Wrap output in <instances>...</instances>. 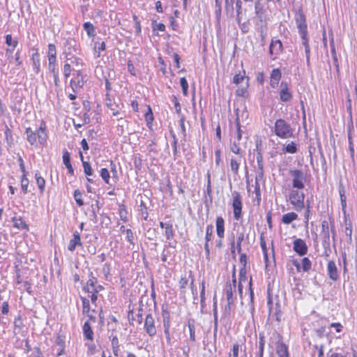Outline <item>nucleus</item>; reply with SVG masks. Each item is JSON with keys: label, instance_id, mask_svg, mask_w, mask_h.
I'll use <instances>...</instances> for the list:
<instances>
[{"label": "nucleus", "instance_id": "obj_1", "mask_svg": "<svg viewBox=\"0 0 357 357\" xmlns=\"http://www.w3.org/2000/svg\"><path fill=\"white\" fill-rule=\"evenodd\" d=\"M45 124L42 123L40 126L36 130H33L31 128H26L25 134L26 139L31 146H37L38 142L43 144L47 140V134L45 132Z\"/></svg>", "mask_w": 357, "mask_h": 357}, {"label": "nucleus", "instance_id": "obj_2", "mask_svg": "<svg viewBox=\"0 0 357 357\" xmlns=\"http://www.w3.org/2000/svg\"><path fill=\"white\" fill-rule=\"evenodd\" d=\"M236 280L235 278L234 273L233 274V280L232 283L229 282L227 283L224 291L226 296L227 304L225 307V314L226 315H230L231 312L234 309V305L235 301L236 299V296L234 295V292L236 291Z\"/></svg>", "mask_w": 357, "mask_h": 357}, {"label": "nucleus", "instance_id": "obj_3", "mask_svg": "<svg viewBox=\"0 0 357 357\" xmlns=\"http://www.w3.org/2000/svg\"><path fill=\"white\" fill-rule=\"evenodd\" d=\"M274 129L275 135L282 139H287L293 136V129L284 119H278L275 123Z\"/></svg>", "mask_w": 357, "mask_h": 357}, {"label": "nucleus", "instance_id": "obj_4", "mask_svg": "<svg viewBox=\"0 0 357 357\" xmlns=\"http://www.w3.org/2000/svg\"><path fill=\"white\" fill-rule=\"evenodd\" d=\"M301 190L296 188L289 193V202L297 211H300L304 208L305 195Z\"/></svg>", "mask_w": 357, "mask_h": 357}, {"label": "nucleus", "instance_id": "obj_5", "mask_svg": "<svg viewBox=\"0 0 357 357\" xmlns=\"http://www.w3.org/2000/svg\"><path fill=\"white\" fill-rule=\"evenodd\" d=\"M289 175L292 177V186L294 188L303 190L305 187L304 182L305 176L302 170L291 169L289 171Z\"/></svg>", "mask_w": 357, "mask_h": 357}, {"label": "nucleus", "instance_id": "obj_6", "mask_svg": "<svg viewBox=\"0 0 357 357\" xmlns=\"http://www.w3.org/2000/svg\"><path fill=\"white\" fill-rule=\"evenodd\" d=\"M242 201L239 192L234 191L232 192V207L234 210V218L238 220L242 217Z\"/></svg>", "mask_w": 357, "mask_h": 357}, {"label": "nucleus", "instance_id": "obj_7", "mask_svg": "<svg viewBox=\"0 0 357 357\" xmlns=\"http://www.w3.org/2000/svg\"><path fill=\"white\" fill-rule=\"evenodd\" d=\"M144 328L150 337H153L157 333L155 319L153 315L150 313L146 316Z\"/></svg>", "mask_w": 357, "mask_h": 357}, {"label": "nucleus", "instance_id": "obj_8", "mask_svg": "<svg viewBox=\"0 0 357 357\" xmlns=\"http://www.w3.org/2000/svg\"><path fill=\"white\" fill-rule=\"evenodd\" d=\"M295 20L296 26L298 29L299 33L307 32L305 16L302 9H298L295 14Z\"/></svg>", "mask_w": 357, "mask_h": 357}, {"label": "nucleus", "instance_id": "obj_9", "mask_svg": "<svg viewBox=\"0 0 357 357\" xmlns=\"http://www.w3.org/2000/svg\"><path fill=\"white\" fill-rule=\"evenodd\" d=\"M162 321H163V326H164V332L165 335V337L167 342L170 344L171 343V337L169 333V327H170V317L168 310L162 309Z\"/></svg>", "mask_w": 357, "mask_h": 357}, {"label": "nucleus", "instance_id": "obj_10", "mask_svg": "<svg viewBox=\"0 0 357 357\" xmlns=\"http://www.w3.org/2000/svg\"><path fill=\"white\" fill-rule=\"evenodd\" d=\"M321 235L323 238V245L324 247L330 245V225L327 220H323L321 222Z\"/></svg>", "mask_w": 357, "mask_h": 357}, {"label": "nucleus", "instance_id": "obj_11", "mask_svg": "<svg viewBox=\"0 0 357 357\" xmlns=\"http://www.w3.org/2000/svg\"><path fill=\"white\" fill-rule=\"evenodd\" d=\"M294 250L300 256L305 255L307 252V246L301 238H296L293 243Z\"/></svg>", "mask_w": 357, "mask_h": 357}, {"label": "nucleus", "instance_id": "obj_12", "mask_svg": "<svg viewBox=\"0 0 357 357\" xmlns=\"http://www.w3.org/2000/svg\"><path fill=\"white\" fill-rule=\"evenodd\" d=\"M280 98L282 102H288L291 100L292 95L289 91L288 84L285 82L280 84Z\"/></svg>", "mask_w": 357, "mask_h": 357}, {"label": "nucleus", "instance_id": "obj_13", "mask_svg": "<svg viewBox=\"0 0 357 357\" xmlns=\"http://www.w3.org/2000/svg\"><path fill=\"white\" fill-rule=\"evenodd\" d=\"M282 43L280 40H272L269 47V53L276 57L282 52Z\"/></svg>", "mask_w": 357, "mask_h": 357}, {"label": "nucleus", "instance_id": "obj_14", "mask_svg": "<svg viewBox=\"0 0 357 357\" xmlns=\"http://www.w3.org/2000/svg\"><path fill=\"white\" fill-rule=\"evenodd\" d=\"M82 245L79 233L75 231L73 233V238L69 242L68 249L70 252H73L77 246H82Z\"/></svg>", "mask_w": 357, "mask_h": 357}, {"label": "nucleus", "instance_id": "obj_15", "mask_svg": "<svg viewBox=\"0 0 357 357\" xmlns=\"http://www.w3.org/2000/svg\"><path fill=\"white\" fill-rule=\"evenodd\" d=\"M328 274L329 278L335 281L337 280L339 275L335 263L333 261H329L327 265Z\"/></svg>", "mask_w": 357, "mask_h": 357}, {"label": "nucleus", "instance_id": "obj_16", "mask_svg": "<svg viewBox=\"0 0 357 357\" xmlns=\"http://www.w3.org/2000/svg\"><path fill=\"white\" fill-rule=\"evenodd\" d=\"M216 231L217 235L220 238H223L225 236V220L219 216L216 218Z\"/></svg>", "mask_w": 357, "mask_h": 357}, {"label": "nucleus", "instance_id": "obj_17", "mask_svg": "<svg viewBox=\"0 0 357 357\" xmlns=\"http://www.w3.org/2000/svg\"><path fill=\"white\" fill-rule=\"evenodd\" d=\"M62 158H63V162L64 165L68 169V173L73 176L74 174V169L70 163V153L67 150L63 151V154Z\"/></svg>", "mask_w": 357, "mask_h": 357}, {"label": "nucleus", "instance_id": "obj_18", "mask_svg": "<svg viewBox=\"0 0 357 357\" xmlns=\"http://www.w3.org/2000/svg\"><path fill=\"white\" fill-rule=\"evenodd\" d=\"M70 87L74 92H76L78 89L82 88L84 84V80L79 73H77V77L76 79H72L70 80Z\"/></svg>", "mask_w": 357, "mask_h": 357}, {"label": "nucleus", "instance_id": "obj_19", "mask_svg": "<svg viewBox=\"0 0 357 357\" xmlns=\"http://www.w3.org/2000/svg\"><path fill=\"white\" fill-rule=\"evenodd\" d=\"M260 144L258 142L256 144V151L257 152L256 160L257 162V167L261 171L260 174H259V177L262 178L263 176V156L261 153V151L259 149V146Z\"/></svg>", "mask_w": 357, "mask_h": 357}, {"label": "nucleus", "instance_id": "obj_20", "mask_svg": "<svg viewBox=\"0 0 357 357\" xmlns=\"http://www.w3.org/2000/svg\"><path fill=\"white\" fill-rule=\"evenodd\" d=\"M32 66L33 70L36 73H38L40 70V54L38 52H36L32 55Z\"/></svg>", "mask_w": 357, "mask_h": 357}, {"label": "nucleus", "instance_id": "obj_21", "mask_svg": "<svg viewBox=\"0 0 357 357\" xmlns=\"http://www.w3.org/2000/svg\"><path fill=\"white\" fill-rule=\"evenodd\" d=\"M83 334L86 339L89 340H93V332L88 321L85 322L83 326Z\"/></svg>", "mask_w": 357, "mask_h": 357}, {"label": "nucleus", "instance_id": "obj_22", "mask_svg": "<svg viewBox=\"0 0 357 357\" xmlns=\"http://www.w3.org/2000/svg\"><path fill=\"white\" fill-rule=\"evenodd\" d=\"M35 178L40 193H43L45 187V180L40 176L38 171L35 172Z\"/></svg>", "mask_w": 357, "mask_h": 357}, {"label": "nucleus", "instance_id": "obj_23", "mask_svg": "<svg viewBox=\"0 0 357 357\" xmlns=\"http://www.w3.org/2000/svg\"><path fill=\"white\" fill-rule=\"evenodd\" d=\"M241 352V346L236 342L233 344V347L228 354V357H241L240 354Z\"/></svg>", "mask_w": 357, "mask_h": 357}, {"label": "nucleus", "instance_id": "obj_24", "mask_svg": "<svg viewBox=\"0 0 357 357\" xmlns=\"http://www.w3.org/2000/svg\"><path fill=\"white\" fill-rule=\"evenodd\" d=\"M297 152V146L295 142H291L287 145H284L282 149L283 153H291L294 154Z\"/></svg>", "mask_w": 357, "mask_h": 357}, {"label": "nucleus", "instance_id": "obj_25", "mask_svg": "<svg viewBox=\"0 0 357 357\" xmlns=\"http://www.w3.org/2000/svg\"><path fill=\"white\" fill-rule=\"evenodd\" d=\"M298 218V215L296 213L290 212L283 215L282 221L284 224H290L292 221Z\"/></svg>", "mask_w": 357, "mask_h": 357}, {"label": "nucleus", "instance_id": "obj_26", "mask_svg": "<svg viewBox=\"0 0 357 357\" xmlns=\"http://www.w3.org/2000/svg\"><path fill=\"white\" fill-rule=\"evenodd\" d=\"M351 131H354V128L351 126V128H349L348 131V139H349V149L351 154V158L352 160H354V142L353 138L351 136Z\"/></svg>", "mask_w": 357, "mask_h": 357}, {"label": "nucleus", "instance_id": "obj_27", "mask_svg": "<svg viewBox=\"0 0 357 357\" xmlns=\"http://www.w3.org/2000/svg\"><path fill=\"white\" fill-rule=\"evenodd\" d=\"M188 328L190 333V340L192 342L195 341V321L193 319H189L188 321Z\"/></svg>", "mask_w": 357, "mask_h": 357}, {"label": "nucleus", "instance_id": "obj_28", "mask_svg": "<svg viewBox=\"0 0 357 357\" xmlns=\"http://www.w3.org/2000/svg\"><path fill=\"white\" fill-rule=\"evenodd\" d=\"M277 354L278 357H289V352L284 344H280L277 346Z\"/></svg>", "mask_w": 357, "mask_h": 357}, {"label": "nucleus", "instance_id": "obj_29", "mask_svg": "<svg viewBox=\"0 0 357 357\" xmlns=\"http://www.w3.org/2000/svg\"><path fill=\"white\" fill-rule=\"evenodd\" d=\"M14 227L18 229H28L25 221L22 218L14 217L12 220Z\"/></svg>", "mask_w": 357, "mask_h": 357}, {"label": "nucleus", "instance_id": "obj_30", "mask_svg": "<svg viewBox=\"0 0 357 357\" xmlns=\"http://www.w3.org/2000/svg\"><path fill=\"white\" fill-rule=\"evenodd\" d=\"M234 0H225V10L227 16L234 17Z\"/></svg>", "mask_w": 357, "mask_h": 357}, {"label": "nucleus", "instance_id": "obj_31", "mask_svg": "<svg viewBox=\"0 0 357 357\" xmlns=\"http://www.w3.org/2000/svg\"><path fill=\"white\" fill-rule=\"evenodd\" d=\"M23 321L20 316H18L15 319L14 321V333H20L22 327H23Z\"/></svg>", "mask_w": 357, "mask_h": 357}, {"label": "nucleus", "instance_id": "obj_32", "mask_svg": "<svg viewBox=\"0 0 357 357\" xmlns=\"http://www.w3.org/2000/svg\"><path fill=\"white\" fill-rule=\"evenodd\" d=\"M84 29L86 31L87 35L89 37H92L95 36V28L94 26L91 22H85L83 24Z\"/></svg>", "mask_w": 357, "mask_h": 357}, {"label": "nucleus", "instance_id": "obj_33", "mask_svg": "<svg viewBox=\"0 0 357 357\" xmlns=\"http://www.w3.org/2000/svg\"><path fill=\"white\" fill-rule=\"evenodd\" d=\"M281 76L280 70L278 68H275L271 72V79H272V81L273 82L275 81V84H278Z\"/></svg>", "mask_w": 357, "mask_h": 357}, {"label": "nucleus", "instance_id": "obj_34", "mask_svg": "<svg viewBox=\"0 0 357 357\" xmlns=\"http://www.w3.org/2000/svg\"><path fill=\"white\" fill-rule=\"evenodd\" d=\"M165 235L167 240H171L174 236V231L172 224L167 225L165 229Z\"/></svg>", "mask_w": 357, "mask_h": 357}, {"label": "nucleus", "instance_id": "obj_35", "mask_svg": "<svg viewBox=\"0 0 357 357\" xmlns=\"http://www.w3.org/2000/svg\"><path fill=\"white\" fill-rule=\"evenodd\" d=\"M6 38V43L8 46H12V48L15 49L18 44V41L17 39H13V37L10 34H8L5 37Z\"/></svg>", "mask_w": 357, "mask_h": 357}, {"label": "nucleus", "instance_id": "obj_36", "mask_svg": "<svg viewBox=\"0 0 357 357\" xmlns=\"http://www.w3.org/2000/svg\"><path fill=\"white\" fill-rule=\"evenodd\" d=\"M312 267L311 261L307 257H304L302 259V269L304 272H308Z\"/></svg>", "mask_w": 357, "mask_h": 357}, {"label": "nucleus", "instance_id": "obj_37", "mask_svg": "<svg viewBox=\"0 0 357 357\" xmlns=\"http://www.w3.org/2000/svg\"><path fill=\"white\" fill-rule=\"evenodd\" d=\"M105 50V42L102 43H96L94 45V50L96 52V56L99 57L100 56V52L104 51Z\"/></svg>", "mask_w": 357, "mask_h": 357}, {"label": "nucleus", "instance_id": "obj_38", "mask_svg": "<svg viewBox=\"0 0 357 357\" xmlns=\"http://www.w3.org/2000/svg\"><path fill=\"white\" fill-rule=\"evenodd\" d=\"M84 172L87 176H91L93 175V171L89 162H83Z\"/></svg>", "mask_w": 357, "mask_h": 357}, {"label": "nucleus", "instance_id": "obj_39", "mask_svg": "<svg viewBox=\"0 0 357 357\" xmlns=\"http://www.w3.org/2000/svg\"><path fill=\"white\" fill-rule=\"evenodd\" d=\"M312 354L313 355L317 354V357H324V346L323 345H314Z\"/></svg>", "mask_w": 357, "mask_h": 357}, {"label": "nucleus", "instance_id": "obj_40", "mask_svg": "<svg viewBox=\"0 0 357 357\" xmlns=\"http://www.w3.org/2000/svg\"><path fill=\"white\" fill-rule=\"evenodd\" d=\"M82 312L84 314H88L90 311V303L86 298H82Z\"/></svg>", "mask_w": 357, "mask_h": 357}, {"label": "nucleus", "instance_id": "obj_41", "mask_svg": "<svg viewBox=\"0 0 357 357\" xmlns=\"http://www.w3.org/2000/svg\"><path fill=\"white\" fill-rule=\"evenodd\" d=\"M28 185H29V180L26 178V174L22 175V179H21V186H22V190L24 194L27 193Z\"/></svg>", "mask_w": 357, "mask_h": 357}, {"label": "nucleus", "instance_id": "obj_42", "mask_svg": "<svg viewBox=\"0 0 357 357\" xmlns=\"http://www.w3.org/2000/svg\"><path fill=\"white\" fill-rule=\"evenodd\" d=\"M255 192L256 195V199L257 200V204H259L261 202V192L259 183H258V177H256L255 178Z\"/></svg>", "mask_w": 357, "mask_h": 357}, {"label": "nucleus", "instance_id": "obj_43", "mask_svg": "<svg viewBox=\"0 0 357 357\" xmlns=\"http://www.w3.org/2000/svg\"><path fill=\"white\" fill-rule=\"evenodd\" d=\"M74 198L79 206H82L84 205V202L82 199V192L79 190H75L74 191Z\"/></svg>", "mask_w": 357, "mask_h": 357}, {"label": "nucleus", "instance_id": "obj_44", "mask_svg": "<svg viewBox=\"0 0 357 357\" xmlns=\"http://www.w3.org/2000/svg\"><path fill=\"white\" fill-rule=\"evenodd\" d=\"M213 226L212 225H208L206 227V237H205L206 242L208 243L210 241H211L212 236H213Z\"/></svg>", "mask_w": 357, "mask_h": 357}, {"label": "nucleus", "instance_id": "obj_45", "mask_svg": "<svg viewBox=\"0 0 357 357\" xmlns=\"http://www.w3.org/2000/svg\"><path fill=\"white\" fill-rule=\"evenodd\" d=\"M245 238L244 233H240L237 237L236 241V250L238 253H241L242 252L241 244Z\"/></svg>", "mask_w": 357, "mask_h": 357}, {"label": "nucleus", "instance_id": "obj_46", "mask_svg": "<svg viewBox=\"0 0 357 357\" xmlns=\"http://www.w3.org/2000/svg\"><path fill=\"white\" fill-rule=\"evenodd\" d=\"M231 169L233 172L234 174H238V169H239V162H237V160L234 158L231 159Z\"/></svg>", "mask_w": 357, "mask_h": 357}, {"label": "nucleus", "instance_id": "obj_47", "mask_svg": "<svg viewBox=\"0 0 357 357\" xmlns=\"http://www.w3.org/2000/svg\"><path fill=\"white\" fill-rule=\"evenodd\" d=\"M100 176L102 180L106 183H109V180L110 178L109 171L107 168H102L100 170Z\"/></svg>", "mask_w": 357, "mask_h": 357}, {"label": "nucleus", "instance_id": "obj_48", "mask_svg": "<svg viewBox=\"0 0 357 357\" xmlns=\"http://www.w3.org/2000/svg\"><path fill=\"white\" fill-rule=\"evenodd\" d=\"M259 355L264 354V349L265 344L264 337L262 334L259 333Z\"/></svg>", "mask_w": 357, "mask_h": 357}, {"label": "nucleus", "instance_id": "obj_49", "mask_svg": "<svg viewBox=\"0 0 357 357\" xmlns=\"http://www.w3.org/2000/svg\"><path fill=\"white\" fill-rule=\"evenodd\" d=\"M180 84L182 88L183 93L185 96H187L188 94V83L185 77H181L180 79Z\"/></svg>", "mask_w": 357, "mask_h": 357}, {"label": "nucleus", "instance_id": "obj_50", "mask_svg": "<svg viewBox=\"0 0 357 357\" xmlns=\"http://www.w3.org/2000/svg\"><path fill=\"white\" fill-rule=\"evenodd\" d=\"M71 71H72L71 63H66L63 66V75L66 79H67L70 76Z\"/></svg>", "mask_w": 357, "mask_h": 357}, {"label": "nucleus", "instance_id": "obj_51", "mask_svg": "<svg viewBox=\"0 0 357 357\" xmlns=\"http://www.w3.org/2000/svg\"><path fill=\"white\" fill-rule=\"evenodd\" d=\"M239 284H242V282H245L247 280L246 276V268L244 267H241L239 271Z\"/></svg>", "mask_w": 357, "mask_h": 357}, {"label": "nucleus", "instance_id": "obj_52", "mask_svg": "<svg viewBox=\"0 0 357 357\" xmlns=\"http://www.w3.org/2000/svg\"><path fill=\"white\" fill-rule=\"evenodd\" d=\"M339 193H340V196L341 204H342V208H344L346 207V197L344 195L345 190L343 187L340 188Z\"/></svg>", "mask_w": 357, "mask_h": 357}, {"label": "nucleus", "instance_id": "obj_53", "mask_svg": "<svg viewBox=\"0 0 357 357\" xmlns=\"http://www.w3.org/2000/svg\"><path fill=\"white\" fill-rule=\"evenodd\" d=\"M126 239H127V241L131 245H134L135 244V243H134V235H133V232L132 231V230L130 229H127L126 230Z\"/></svg>", "mask_w": 357, "mask_h": 357}, {"label": "nucleus", "instance_id": "obj_54", "mask_svg": "<svg viewBox=\"0 0 357 357\" xmlns=\"http://www.w3.org/2000/svg\"><path fill=\"white\" fill-rule=\"evenodd\" d=\"M143 303L142 301H139V308H138V313H137V321L139 324H141L142 322V320H143V315H142V312H143Z\"/></svg>", "mask_w": 357, "mask_h": 357}, {"label": "nucleus", "instance_id": "obj_55", "mask_svg": "<svg viewBox=\"0 0 357 357\" xmlns=\"http://www.w3.org/2000/svg\"><path fill=\"white\" fill-rule=\"evenodd\" d=\"M211 192H212V190H211V175L208 172V174H207L206 193H207V195L210 197L211 199Z\"/></svg>", "mask_w": 357, "mask_h": 357}, {"label": "nucleus", "instance_id": "obj_56", "mask_svg": "<svg viewBox=\"0 0 357 357\" xmlns=\"http://www.w3.org/2000/svg\"><path fill=\"white\" fill-rule=\"evenodd\" d=\"M133 20L135 22V29L137 34L141 33L140 22L136 15H133Z\"/></svg>", "mask_w": 357, "mask_h": 357}, {"label": "nucleus", "instance_id": "obj_57", "mask_svg": "<svg viewBox=\"0 0 357 357\" xmlns=\"http://www.w3.org/2000/svg\"><path fill=\"white\" fill-rule=\"evenodd\" d=\"M230 149L234 153L241 155V148L238 146V144L236 142H234L231 145Z\"/></svg>", "mask_w": 357, "mask_h": 357}, {"label": "nucleus", "instance_id": "obj_58", "mask_svg": "<svg viewBox=\"0 0 357 357\" xmlns=\"http://www.w3.org/2000/svg\"><path fill=\"white\" fill-rule=\"evenodd\" d=\"M201 286H202V290H201V294H200L201 305H202V307H204V301H205V284H204V281L202 282Z\"/></svg>", "mask_w": 357, "mask_h": 357}, {"label": "nucleus", "instance_id": "obj_59", "mask_svg": "<svg viewBox=\"0 0 357 357\" xmlns=\"http://www.w3.org/2000/svg\"><path fill=\"white\" fill-rule=\"evenodd\" d=\"M239 254L241 255L240 259H239V261H240V264L241 265V267H244L245 268H246L247 255H246L245 253H242L241 252Z\"/></svg>", "mask_w": 357, "mask_h": 357}, {"label": "nucleus", "instance_id": "obj_60", "mask_svg": "<svg viewBox=\"0 0 357 357\" xmlns=\"http://www.w3.org/2000/svg\"><path fill=\"white\" fill-rule=\"evenodd\" d=\"M300 36L302 40V44L304 46L305 48L306 47H310L309 43H308V38L307 37V32H305L304 33H299Z\"/></svg>", "mask_w": 357, "mask_h": 357}, {"label": "nucleus", "instance_id": "obj_61", "mask_svg": "<svg viewBox=\"0 0 357 357\" xmlns=\"http://www.w3.org/2000/svg\"><path fill=\"white\" fill-rule=\"evenodd\" d=\"M70 54H66V59H67V61H70L71 64H73V65H76L77 66L79 63H80V59L77 57H69L68 56H70Z\"/></svg>", "mask_w": 357, "mask_h": 357}, {"label": "nucleus", "instance_id": "obj_62", "mask_svg": "<svg viewBox=\"0 0 357 357\" xmlns=\"http://www.w3.org/2000/svg\"><path fill=\"white\" fill-rule=\"evenodd\" d=\"M48 56H56V47L53 44L48 45Z\"/></svg>", "mask_w": 357, "mask_h": 357}, {"label": "nucleus", "instance_id": "obj_63", "mask_svg": "<svg viewBox=\"0 0 357 357\" xmlns=\"http://www.w3.org/2000/svg\"><path fill=\"white\" fill-rule=\"evenodd\" d=\"M236 14H242V1L236 0L235 3Z\"/></svg>", "mask_w": 357, "mask_h": 357}, {"label": "nucleus", "instance_id": "obj_64", "mask_svg": "<svg viewBox=\"0 0 357 357\" xmlns=\"http://www.w3.org/2000/svg\"><path fill=\"white\" fill-rule=\"evenodd\" d=\"M244 79V75L241 74H236L233 79L234 83L238 84Z\"/></svg>", "mask_w": 357, "mask_h": 357}]
</instances>
